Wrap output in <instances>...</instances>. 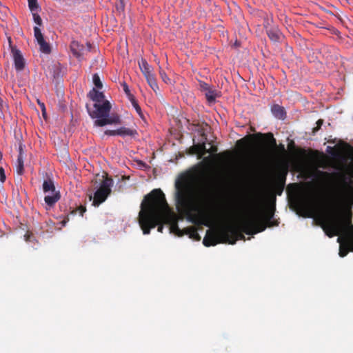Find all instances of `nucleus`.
<instances>
[{
    "label": "nucleus",
    "instance_id": "obj_1",
    "mask_svg": "<svg viewBox=\"0 0 353 353\" xmlns=\"http://www.w3.org/2000/svg\"><path fill=\"white\" fill-rule=\"evenodd\" d=\"M274 213V208H268L243 217L238 226L226 225L217 232H210L208 230L203 243L206 247L220 243L234 245L239 239H245L241 231L246 234L253 235L263 232L268 227L277 225L278 221H272Z\"/></svg>",
    "mask_w": 353,
    "mask_h": 353
},
{
    "label": "nucleus",
    "instance_id": "obj_2",
    "mask_svg": "<svg viewBox=\"0 0 353 353\" xmlns=\"http://www.w3.org/2000/svg\"><path fill=\"white\" fill-rule=\"evenodd\" d=\"M162 221L169 225L170 232L178 236L184 235V230L178 225V217L169 207L165 194L161 189H154L145 196L139 213V223L144 234Z\"/></svg>",
    "mask_w": 353,
    "mask_h": 353
},
{
    "label": "nucleus",
    "instance_id": "obj_3",
    "mask_svg": "<svg viewBox=\"0 0 353 353\" xmlns=\"http://www.w3.org/2000/svg\"><path fill=\"white\" fill-rule=\"evenodd\" d=\"M176 204L179 213L196 225H208L209 214L207 207L209 197L206 194H199L185 185L176 183Z\"/></svg>",
    "mask_w": 353,
    "mask_h": 353
},
{
    "label": "nucleus",
    "instance_id": "obj_4",
    "mask_svg": "<svg viewBox=\"0 0 353 353\" xmlns=\"http://www.w3.org/2000/svg\"><path fill=\"white\" fill-rule=\"evenodd\" d=\"M327 152L332 157L338 160V162L332 165L335 170L339 172H328L318 171V175L324 180H330L332 178H337L340 180L343 190L345 200L353 202V170H351L346 165V159L333 148L328 146Z\"/></svg>",
    "mask_w": 353,
    "mask_h": 353
},
{
    "label": "nucleus",
    "instance_id": "obj_5",
    "mask_svg": "<svg viewBox=\"0 0 353 353\" xmlns=\"http://www.w3.org/2000/svg\"><path fill=\"white\" fill-rule=\"evenodd\" d=\"M347 205H339L334 212L333 219L330 225V232L326 234L330 236L341 235L338 238L341 242L344 239L347 243L353 241V225L352 224L351 208L353 202L347 201Z\"/></svg>",
    "mask_w": 353,
    "mask_h": 353
},
{
    "label": "nucleus",
    "instance_id": "obj_6",
    "mask_svg": "<svg viewBox=\"0 0 353 353\" xmlns=\"http://www.w3.org/2000/svg\"><path fill=\"white\" fill-rule=\"evenodd\" d=\"M86 107L90 117L97 119L94 121V125L96 126L102 127L109 124L121 123V119L119 115L113 114L110 116L112 105L107 100L104 101L102 104L94 103V110H90L88 108V105Z\"/></svg>",
    "mask_w": 353,
    "mask_h": 353
},
{
    "label": "nucleus",
    "instance_id": "obj_7",
    "mask_svg": "<svg viewBox=\"0 0 353 353\" xmlns=\"http://www.w3.org/2000/svg\"><path fill=\"white\" fill-rule=\"evenodd\" d=\"M254 138L258 141L259 144L261 145L262 151L265 154H271L275 152L277 147L282 152H285V147L283 144L277 146L276 141L274 137L272 132L261 133L259 132L252 135H250L242 138L236 141V145L241 148H245L248 145V139Z\"/></svg>",
    "mask_w": 353,
    "mask_h": 353
},
{
    "label": "nucleus",
    "instance_id": "obj_8",
    "mask_svg": "<svg viewBox=\"0 0 353 353\" xmlns=\"http://www.w3.org/2000/svg\"><path fill=\"white\" fill-rule=\"evenodd\" d=\"M113 185V180L110 178L105 179L100 188L95 192L93 199V205H99L104 202L111 192V187Z\"/></svg>",
    "mask_w": 353,
    "mask_h": 353
},
{
    "label": "nucleus",
    "instance_id": "obj_9",
    "mask_svg": "<svg viewBox=\"0 0 353 353\" xmlns=\"http://www.w3.org/2000/svg\"><path fill=\"white\" fill-rule=\"evenodd\" d=\"M43 190L45 193H49L44 198L46 203L52 207L53 206L61 197L59 192L55 190V186L52 179L48 178L44 180L43 183Z\"/></svg>",
    "mask_w": 353,
    "mask_h": 353
},
{
    "label": "nucleus",
    "instance_id": "obj_10",
    "mask_svg": "<svg viewBox=\"0 0 353 353\" xmlns=\"http://www.w3.org/2000/svg\"><path fill=\"white\" fill-rule=\"evenodd\" d=\"M296 205L300 210L308 213L307 216L310 217V214L319 207V202L315 198H302L297 200Z\"/></svg>",
    "mask_w": 353,
    "mask_h": 353
},
{
    "label": "nucleus",
    "instance_id": "obj_11",
    "mask_svg": "<svg viewBox=\"0 0 353 353\" xmlns=\"http://www.w3.org/2000/svg\"><path fill=\"white\" fill-rule=\"evenodd\" d=\"M12 52L16 70L19 71L22 70L24 68L25 62L21 52L19 50L12 48Z\"/></svg>",
    "mask_w": 353,
    "mask_h": 353
},
{
    "label": "nucleus",
    "instance_id": "obj_12",
    "mask_svg": "<svg viewBox=\"0 0 353 353\" xmlns=\"http://www.w3.org/2000/svg\"><path fill=\"white\" fill-rule=\"evenodd\" d=\"M70 50L74 56L80 59L83 54L84 47L78 41H72L70 43Z\"/></svg>",
    "mask_w": 353,
    "mask_h": 353
},
{
    "label": "nucleus",
    "instance_id": "obj_13",
    "mask_svg": "<svg viewBox=\"0 0 353 353\" xmlns=\"http://www.w3.org/2000/svg\"><path fill=\"white\" fill-rule=\"evenodd\" d=\"M267 34L270 40L278 42L282 37V34L276 27H272L267 30Z\"/></svg>",
    "mask_w": 353,
    "mask_h": 353
},
{
    "label": "nucleus",
    "instance_id": "obj_14",
    "mask_svg": "<svg viewBox=\"0 0 353 353\" xmlns=\"http://www.w3.org/2000/svg\"><path fill=\"white\" fill-rule=\"evenodd\" d=\"M88 97L95 101V103H99L100 102H103L104 99V94L102 92L98 91L95 88H92L88 94Z\"/></svg>",
    "mask_w": 353,
    "mask_h": 353
},
{
    "label": "nucleus",
    "instance_id": "obj_15",
    "mask_svg": "<svg viewBox=\"0 0 353 353\" xmlns=\"http://www.w3.org/2000/svg\"><path fill=\"white\" fill-rule=\"evenodd\" d=\"M287 173L288 170L285 169L282 173H280L277 176L276 187L279 189V192H277L279 195H281L283 190L285 184Z\"/></svg>",
    "mask_w": 353,
    "mask_h": 353
},
{
    "label": "nucleus",
    "instance_id": "obj_16",
    "mask_svg": "<svg viewBox=\"0 0 353 353\" xmlns=\"http://www.w3.org/2000/svg\"><path fill=\"white\" fill-rule=\"evenodd\" d=\"M139 68L145 77L153 74L151 66L148 63L147 61L141 59L138 62Z\"/></svg>",
    "mask_w": 353,
    "mask_h": 353
},
{
    "label": "nucleus",
    "instance_id": "obj_17",
    "mask_svg": "<svg viewBox=\"0 0 353 353\" xmlns=\"http://www.w3.org/2000/svg\"><path fill=\"white\" fill-rule=\"evenodd\" d=\"M272 112L279 119H284L285 117L284 108L278 104H275L272 107Z\"/></svg>",
    "mask_w": 353,
    "mask_h": 353
},
{
    "label": "nucleus",
    "instance_id": "obj_18",
    "mask_svg": "<svg viewBox=\"0 0 353 353\" xmlns=\"http://www.w3.org/2000/svg\"><path fill=\"white\" fill-rule=\"evenodd\" d=\"M184 234L188 235L190 239H192L195 241H199L201 240V236L195 227L192 226L185 228Z\"/></svg>",
    "mask_w": 353,
    "mask_h": 353
},
{
    "label": "nucleus",
    "instance_id": "obj_19",
    "mask_svg": "<svg viewBox=\"0 0 353 353\" xmlns=\"http://www.w3.org/2000/svg\"><path fill=\"white\" fill-rule=\"evenodd\" d=\"M192 154H198L199 155H204L211 152L209 150L206 149L205 143L194 145L192 146Z\"/></svg>",
    "mask_w": 353,
    "mask_h": 353
},
{
    "label": "nucleus",
    "instance_id": "obj_20",
    "mask_svg": "<svg viewBox=\"0 0 353 353\" xmlns=\"http://www.w3.org/2000/svg\"><path fill=\"white\" fill-rule=\"evenodd\" d=\"M118 135L121 137L130 136L134 137L137 135V131L134 129H130L125 127H121L118 128Z\"/></svg>",
    "mask_w": 353,
    "mask_h": 353
},
{
    "label": "nucleus",
    "instance_id": "obj_21",
    "mask_svg": "<svg viewBox=\"0 0 353 353\" xmlns=\"http://www.w3.org/2000/svg\"><path fill=\"white\" fill-rule=\"evenodd\" d=\"M205 97L208 103H212L215 102L216 98L219 97L218 92L213 87H211L205 93Z\"/></svg>",
    "mask_w": 353,
    "mask_h": 353
},
{
    "label": "nucleus",
    "instance_id": "obj_22",
    "mask_svg": "<svg viewBox=\"0 0 353 353\" xmlns=\"http://www.w3.org/2000/svg\"><path fill=\"white\" fill-rule=\"evenodd\" d=\"M145 78L146 79V81H147L148 85L153 90V91L154 92H157V91L159 90V88L158 84L157 83V80H156L154 74H152Z\"/></svg>",
    "mask_w": 353,
    "mask_h": 353
},
{
    "label": "nucleus",
    "instance_id": "obj_23",
    "mask_svg": "<svg viewBox=\"0 0 353 353\" xmlns=\"http://www.w3.org/2000/svg\"><path fill=\"white\" fill-rule=\"evenodd\" d=\"M17 172L18 174L21 175L23 173L24 168H23V155H21V153L19 154L18 158H17V165L16 168Z\"/></svg>",
    "mask_w": 353,
    "mask_h": 353
},
{
    "label": "nucleus",
    "instance_id": "obj_24",
    "mask_svg": "<svg viewBox=\"0 0 353 353\" xmlns=\"http://www.w3.org/2000/svg\"><path fill=\"white\" fill-rule=\"evenodd\" d=\"M34 36L38 44H40L41 43H42L45 41L43 35L41 33V31L38 26L34 27Z\"/></svg>",
    "mask_w": 353,
    "mask_h": 353
},
{
    "label": "nucleus",
    "instance_id": "obj_25",
    "mask_svg": "<svg viewBox=\"0 0 353 353\" xmlns=\"http://www.w3.org/2000/svg\"><path fill=\"white\" fill-rule=\"evenodd\" d=\"M28 3L31 12H39L40 10L37 0H28Z\"/></svg>",
    "mask_w": 353,
    "mask_h": 353
},
{
    "label": "nucleus",
    "instance_id": "obj_26",
    "mask_svg": "<svg viewBox=\"0 0 353 353\" xmlns=\"http://www.w3.org/2000/svg\"><path fill=\"white\" fill-rule=\"evenodd\" d=\"M39 45L40 50L45 54H50L51 52V48L48 43H47L46 41L41 43Z\"/></svg>",
    "mask_w": 353,
    "mask_h": 353
},
{
    "label": "nucleus",
    "instance_id": "obj_27",
    "mask_svg": "<svg viewBox=\"0 0 353 353\" xmlns=\"http://www.w3.org/2000/svg\"><path fill=\"white\" fill-rule=\"evenodd\" d=\"M130 101L132 103V106L134 108L136 112L139 114V115H140L141 117L142 116L141 108L139 106V105L138 104L137 100L134 97H132V99H130Z\"/></svg>",
    "mask_w": 353,
    "mask_h": 353
},
{
    "label": "nucleus",
    "instance_id": "obj_28",
    "mask_svg": "<svg viewBox=\"0 0 353 353\" xmlns=\"http://www.w3.org/2000/svg\"><path fill=\"white\" fill-rule=\"evenodd\" d=\"M92 79H93V83H94V85L98 89H101L102 87H103V84H102V83L101 81L99 76L97 74H94L93 75V78Z\"/></svg>",
    "mask_w": 353,
    "mask_h": 353
},
{
    "label": "nucleus",
    "instance_id": "obj_29",
    "mask_svg": "<svg viewBox=\"0 0 353 353\" xmlns=\"http://www.w3.org/2000/svg\"><path fill=\"white\" fill-rule=\"evenodd\" d=\"M159 75H160L161 79L163 80V81H164L165 83H167V84L171 83L170 79L168 77L165 72L164 70H163L161 67H160V70H159Z\"/></svg>",
    "mask_w": 353,
    "mask_h": 353
},
{
    "label": "nucleus",
    "instance_id": "obj_30",
    "mask_svg": "<svg viewBox=\"0 0 353 353\" xmlns=\"http://www.w3.org/2000/svg\"><path fill=\"white\" fill-rule=\"evenodd\" d=\"M24 239L26 242H33L36 240L34 234L30 231H27L25 234Z\"/></svg>",
    "mask_w": 353,
    "mask_h": 353
},
{
    "label": "nucleus",
    "instance_id": "obj_31",
    "mask_svg": "<svg viewBox=\"0 0 353 353\" xmlns=\"http://www.w3.org/2000/svg\"><path fill=\"white\" fill-rule=\"evenodd\" d=\"M34 21L37 23V25L41 26L43 24L42 19L41 17L39 15L38 12H32Z\"/></svg>",
    "mask_w": 353,
    "mask_h": 353
},
{
    "label": "nucleus",
    "instance_id": "obj_32",
    "mask_svg": "<svg viewBox=\"0 0 353 353\" xmlns=\"http://www.w3.org/2000/svg\"><path fill=\"white\" fill-rule=\"evenodd\" d=\"M199 88L202 92H205V93L211 88V86L204 81H199Z\"/></svg>",
    "mask_w": 353,
    "mask_h": 353
},
{
    "label": "nucleus",
    "instance_id": "obj_33",
    "mask_svg": "<svg viewBox=\"0 0 353 353\" xmlns=\"http://www.w3.org/2000/svg\"><path fill=\"white\" fill-rule=\"evenodd\" d=\"M86 211V208L85 206H83V205H80L79 207H78L76 210H72L71 212V214H75L77 212H79L80 216H83V213Z\"/></svg>",
    "mask_w": 353,
    "mask_h": 353
},
{
    "label": "nucleus",
    "instance_id": "obj_34",
    "mask_svg": "<svg viewBox=\"0 0 353 353\" xmlns=\"http://www.w3.org/2000/svg\"><path fill=\"white\" fill-rule=\"evenodd\" d=\"M348 249L347 248V247L343 245H341L340 246V250H339V255L341 257H344L345 256L347 255V254L348 253Z\"/></svg>",
    "mask_w": 353,
    "mask_h": 353
},
{
    "label": "nucleus",
    "instance_id": "obj_35",
    "mask_svg": "<svg viewBox=\"0 0 353 353\" xmlns=\"http://www.w3.org/2000/svg\"><path fill=\"white\" fill-rule=\"evenodd\" d=\"M323 119H319L316 121V126L315 128H314L313 130H312V132L314 134H315L321 128V127L323 125Z\"/></svg>",
    "mask_w": 353,
    "mask_h": 353
},
{
    "label": "nucleus",
    "instance_id": "obj_36",
    "mask_svg": "<svg viewBox=\"0 0 353 353\" xmlns=\"http://www.w3.org/2000/svg\"><path fill=\"white\" fill-rule=\"evenodd\" d=\"M123 90H124L125 93L129 97L130 99H132V97H134L130 94V90L129 88H128V85L125 83H123Z\"/></svg>",
    "mask_w": 353,
    "mask_h": 353
},
{
    "label": "nucleus",
    "instance_id": "obj_37",
    "mask_svg": "<svg viewBox=\"0 0 353 353\" xmlns=\"http://www.w3.org/2000/svg\"><path fill=\"white\" fill-rule=\"evenodd\" d=\"M6 179L5 170L2 167H0V181L3 183L6 181Z\"/></svg>",
    "mask_w": 353,
    "mask_h": 353
},
{
    "label": "nucleus",
    "instance_id": "obj_38",
    "mask_svg": "<svg viewBox=\"0 0 353 353\" xmlns=\"http://www.w3.org/2000/svg\"><path fill=\"white\" fill-rule=\"evenodd\" d=\"M118 129L117 130H107L105 131V134L106 135H109V136H116V135H118Z\"/></svg>",
    "mask_w": 353,
    "mask_h": 353
},
{
    "label": "nucleus",
    "instance_id": "obj_39",
    "mask_svg": "<svg viewBox=\"0 0 353 353\" xmlns=\"http://www.w3.org/2000/svg\"><path fill=\"white\" fill-rule=\"evenodd\" d=\"M163 224H165V221H162L157 225L158 226L157 230L159 232H163Z\"/></svg>",
    "mask_w": 353,
    "mask_h": 353
},
{
    "label": "nucleus",
    "instance_id": "obj_40",
    "mask_svg": "<svg viewBox=\"0 0 353 353\" xmlns=\"http://www.w3.org/2000/svg\"><path fill=\"white\" fill-rule=\"evenodd\" d=\"M39 105H40L43 114L45 115L46 114V107L43 103H41L39 101H38Z\"/></svg>",
    "mask_w": 353,
    "mask_h": 353
},
{
    "label": "nucleus",
    "instance_id": "obj_41",
    "mask_svg": "<svg viewBox=\"0 0 353 353\" xmlns=\"http://www.w3.org/2000/svg\"><path fill=\"white\" fill-rule=\"evenodd\" d=\"M69 221V218L67 217L66 219H65L64 220L62 221L61 223L62 225L64 226L65 225L66 223Z\"/></svg>",
    "mask_w": 353,
    "mask_h": 353
},
{
    "label": "nucleus",
    "instance_id": "obj_42",
    "mask_svg": "<svg viewBox=\"0 0 353 353\" xmlns=\"http://www.w3.org/2000/svg\"><path fill=\"white\" fill-rule=\"evenodd\" d=\"M217 151V148L216 147L212 148V152H215Z\"/></svg>",
    "mask_w": 353,
    "mask_h": 353
},
{
    "label": "nucleus",
    "instance_id": "obj_43",
    "mask_svg": "<svg viewBox=\"0 0 353 353\" xmlns=\"http://www.w3.org/2000/svg\"><path fill=\"white\" fill-rule=\"evenodd\" d=\"M87 46H88V50H90V48H91V45H90V43H87Z\"/></svg>",
    "mask_w": 353,
    "mask_h": 353
},
{
    "label": "nucleus",
    "instance_id": "obj_44",
    "mask_svg": "<svg viewBox=\"0 0 353 353\" xmlns=\"http://www.w3.org/2000/svg\"><path fill=\"white\" fill-rule=\"evenodd\" d=\"M22 152H23L22 146L20 145L19 146V153L21 152L22 154Z\"/></svg>",
    "mask_w": 353,
    "mask_h": 353
},
{
    "label": "nucleus",
    "instance_id": "obj_45",
    "mask_svg": "<svg viewBox=\"0 0 353 353\" xmlns=\"http://www.w3.org/2000/svg\"><path fill=\"white\" fill-rule=\"evenodd\" d=\"M9 43H11V38L8 39Z\"/></svg>",
    "mask_w": 353,
    "mask_h": 353
},
{
    "label": "nucleus",
    "instance_id": "obj_46",
    "mask_svg": "<svg viewBox=\"0 0 353 353\" xmlns=\"http://www.w3.org/2000/svg\"><path fill=\"white\" fill-rule=\"evenodd\" d=\"M351 250L353 251V248Z\"/></svg>",
    "mask_w": 353,
    "mask_h": 353
}]
</instances>
